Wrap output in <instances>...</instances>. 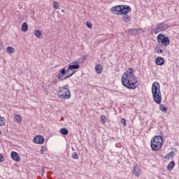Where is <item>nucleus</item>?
I'll list each match as a JSON object with an SVG mask.
<instances>
[{"label":"nucleus","instance_id":"1","mask_svg":"<svg viewBox=\"0 0 179 179\" xmlns=\"http://www.w3.org/2000/svg\"><path fill=\"white\" fill-rule=\"evenodd\" d=\"M122 84L127 89L135 90L138 86H139V81L135 76V69L130 67L128 71L124 72L122 76Z\"/></svg>","mask_w":179,"mask_h":179},{"label":"nucleus","instance_id":"2","mask_svg":"<svg viewBox=\"0 0 179 179\" xmlns=\"http://www.w3.org/2000/svg\"><path fill=\"white\" fill-rule=\"evenodd\" d=\"M152 98L157 104L162 103V92H160V84L155 82L152 86Z\"/></svg>","mask_w":179,"mask_h":179},{"label":"nucleus","instance_id":"3","mask_svg":"<svg viewBox=\"0 0 179 179\" xmlns=\"http://www.w3.org/2000/svg\"><path fill=\"white\" fill-rule=\"evenodd\" d=\"M150 147L153 152H158L163 148V136H155L151 139Z\"/></svg>","mask_w":179,"mask_h":179},{"label":"nucleus","instance_id":"4","mask_svg":"<svg viewBox=\"0 0 179 179\" xmlns=\"http://www.w3.org/2000/svg\"><path fill=\"white\" fill-rule=\"evenodd\" d=\"M170 27L166 22L158 23L156 24L155 28L151 31V34H157L162 31H166Z\"/></svg>","mask_w":179,"mask_h":179},{"label":"nucleus","instance_id":"5","mask_svg":"<svg viewBox=\"0 0 179 179\" xmlns=\"http://www.w3.org/2000/svg\"><path fill=\"white\" fill-rule=\"evenodd\" d=\"M59 99H71V91L68 89V85L59 88L58 93Z\"/></svg>","mask_w":179,"mask_h":179},{"label":"nucleus","instance_id":"6","mask_svg":"<svg viewBox=\"0 0 179 179\" xmlns=\"http://www.w3.org/2000/svg\"><path fill=\"white\" fill-rule=\"evenodd\" d=\"M157 41L158 44L164 45V47H167V45H170V38L162 34L157 36Z\"/></svg>","mask_w":179,"mask_h":179},{"label":"nucleus","instance_id":"7","mask_svg":"<svg viewBox=\"0 0 179 179\" xmlns=\"http://www.w3.org/2000/svg\"><path fill=\"white\" fill-rule=\"evenodd\" d=\"M65 75H66V70L65 68H63L59 71V73L57 74V78L59 80H65V79H66L65 78Z\"/></svg>","mask_w":179,"mask_h":179},{"label":"nucleus","instance_id":"8","mask_svg":"<svg viewBox=\"0 0 179 179\" xmlns=\"http://www.w3.org/2000/svg\"><path fill=\"white\" fill-rule=\"evenodd\" d=\"M131 12V7L128 6H120V16L122 15H127V13H129Z\"/></svg>","mask_w":179,"mask_h":179},{"label":"nucleus","instance_id":"9","mask_svg":"<svg viewBox=\"0 0 179 179\" xmlns=\"http://www.w3.org/2000/svg\"><path fill=\"white\" fill-rule=\"evenodd\" d=\"M34 143L41 145L44 143V137L41 135L36 136L33 140Z\"/></svg>","mask_w":179,"mask_h":179},{"label":"nucleus","instance_id":"10","mask_svg":"<svg viewBox=\"0 0 179 179\" xmlns=\"http://www.w3.org/2000/svg\"><path fill=\"white\" fill-rule=\"evenodd\" d=\"M121 6H115L110 8V12L113 13V15H120L121 13Z\"/></svg>","mask_w":179,"mask_h":179},{"label":"nucleus","instance_id":"11","mask_svg":"<svg viewBox=\"0 0 179 179\" xmlns=\"http://www.w3.org/2000/svg\"><path fill=\"white\" fill-rule=\"evenodd\" d=\"M11 158L14 162H20V157L19 156V154L15 151H12L10 153Z\"/></svg>","mask_w":179,"mask_h":179},{"label":"nucleus","instance_id":"12","mask_svg":"<svg viewBox=\"0 0 179 179\" xmlns=\"http://www.w3.org/2000/svg\"><path fill=\"white\" fill-rule=\"evenodd\" d=\"M66 76H65V79H68L71 78V76H72L73 75H75V72H76V71L73 69H69V67L68 66V69L66 71Z\"/></svg>","mask_w":179,"mask_h":179},{"label":"nucleus","instance_id":"13","mask_svg":"<svg viewBox=\"0 0 179 179\" xmlns=\"http://www.w3.org/2000/svg\"><path fill=\"white\" fill-rule=\"evenodd\" d=\"M133 174L135 177H141V168L138 166H134Z\"/></svg>","mask_w":179,"mask_h":179},{"label":"nucleus","instance_id":"14","mask_svg":"<svg viewBox=\"0 0 179 179\" xmlns=\"http://www.w3.org/2000/svg\"><path fill=\"white\" fill-rule=\"evenodd\" d=\"M103 71H104V69L103 68V66H101V64H96L95 66V72H96L98 75L103 73Z\"/></svg>","mask_w":179,"mask_h":179},{"label":"nucleus","instance_id":"15","mask_svg":"<svg viewBox=\"0 0 179 179\" xmlns=\"http://www.w3.org/2000/svg\"><path fill=\"white\" fill-rule=\"evenodd\" d=\"M155 64H157V65H164V59L162 57H157L155 59Z\"/></svg>","mask_w":179,"mask_h":179},{"label":"nucleus","instance_id":"16","mask_svg":"<svg viewBox=\"0 0 179 179\" xmlns=\"http://www.w3.org/2000/svg\"><path fill=\"white\" fill-rule=\"evenodd\" d=\"M69 69H73V71L74 69H79V68H80V64L79 62H76L75 64H71L69 66Z\"/></svg>","mask_w":179,"mask_h":179},{"label":"nucleus","instance_id":"17","mask_svg":"<svg viewBox=\"0 0 179 179\" xmlns=\"http://www.w3.org/2000/svg\"><path fill=\"white\" fill-rule=\"evenodd\" d=\"M122 20H123V22H124V23H129V22H131V16L125 14L122 17Z\"/></svg>","mask_w":179,"mask_h":179},{"label":"nucleus","instance_id":"18","mask_svg":"<svg viewBox=\"0 0 179 179\" xmlns=\"http://www.w3.org/2000/svg\"><path fill=\"white\" fill-rule=\"evenodd\" d=\"M21 30L22 31H24V33H26V31H27L29 30V25H27V23L24 22L22 24L21 27Z\"/></svg>","mask_w":179,"mask_h":179},{"label":"nucleus","instance_id":"19","mask_svg":"<svg viewBox=\"0 0 179 179\" xmlns=\"http://www.w3.org/2000/svg\"><path fill=\"white\" fill-rule=\"evenodd\" d=\"M175 155L174 152L172 151L167 154L166 156L164 157V159L166 160H170V159H173V157H174Z\"/></svg>","mask_w":179,"mask_h":179},{"label":"nucleus","instance_id":"20","mask_svg":"<svg viewBox=\"0 0 179 179\" xmlns=\"http://www.w3.org/2000/svg\"><path fill=\"white\" fill-rule=\"evenodd\" d=\"M138 30H141V29H130L128 30V33H130V34H133L134 36L138 34Z\"/></svg>","mask_w":179,"mask_h":179},{"label":"nucleus","instance_id":"21","mask_svg":"<svg viewBox=\"0 0 179 179\" xmlns=\"http://www.w3.org/2000/svg\"><path fill=\"white\" fill-rule=\"evenodd\" d=\"M14 120L15 122H18V124H20L22 122V116L20 115L16 114L14 117Z\"/></svg>","mask_w":179,"mask_h":179},{"label":"nucleus","instance_id":"22","mask_svg":"<svg viewBox=\"0 0 179 179\" xmlns=\"http://www.w3.org/2000/svg\"><path fill=\"white\" fill-rule=\"evenodd\" d=\"M174 166H176V164L174 163V162H170V163L168 164L167 169H168L169 171H171V170H173V169H174Z\"/></svg>","mask_w":179,"mask_h":179},{"label":"nucleus","instance_id":"23","mask_svg":"<svg viewBox=\"0 0 179 179\" xmlns=\"http://www.w3.org/2000/svg\"><path fill=\"white\" fill-rule=\"evenodd\" d=\"M6 51L8 54H13V52H15V49L13 47L8 46Z\"/></svg>","mask_w":179,"mask_h":179},{"label":"nucleus","instance_id":"24","mask_svg":"<svg viewBox=\"0 0 179 179\" xmlns=\"http://www.w3.org/2000/svg\"><path fill=\"white\" fill-rule=\"evenodd\" d=\"M6 123V120L5 117L0 116V127H3Z\"/></svg>","mask_w":179,"mask_h":179},{"label":"nucleus","instance_id":"25","mask_svg":"<svg viewBox=\"0 0 179 179\" xmlns=\"http://www.w3.org/2000/svg\"><path fill=\"white\" fill-rule=\"evenodd\" d=\"M100 120H101V124H106L107 121V117H106V115H102L100 116Z\"/></svg>","mask_w":179,"mask_h":179},{"label":"nucleus","instance_id":"26","mask_svg":"<svg viewBox=\"0 0 179 179\" xmlns=\"http://www.w3.org/2000/svg\"><path fill=\"white\" fill-rule=\"evenodd\" d=\"M41 31L40 30H35L34 31V36H36L38 38H40L41 37Z\"/></svg>","mask_w":179,"mask_h":179},{"label":"nucleus","instance_id":"27","mask_svg":"<svg viewBox=\"0 0 179 179\" xmlns=\"http://www.w3.org/2000/svg\"><path fill=\"white\" fill-rule=\"evenodd\" d=\"M159 110L162 113H166L167 112V107L164 106V105H160L159 106Z\"/></svg>","mask_w":179,"mask_h":179},{"label":"nucleus","instance_id":"28","mask_svg":"<svg viewBox=\"0 0 179 179\" xmlns=\"http://www.w3.org/2000/svg\"><path fill=\"white\" fill-rule=\"evenodd\" d=\"M60 133L62 135H68V134H69V131H68L67 129L63 128V129H61Z\"/></svg>","mask_w":179,"mask_h":179},{"label":"nucleus","instance_id":"29","mask_svg":"<svg viewBox=\"0 0 179 179\" xmlns=\"http://www.w3.org/2000/svg\"><path fill=\"white\" fill-rule=\"evenodd\" d=\"M52 5L54 9H59V3H58L57 1H53Z\"/></svg>","mask_w":179,"mask_h":179},{"label":"nucleus","instance_id":"30","mask_svg":"<svg viewBox=\"0 0 179 179\" xmlns=\"http://www.w3.org/2000/svg\"><path fill=\"white\" fill-rule=\"evenodd\" d=\"M45 152H47V147L41 146V155H44Z\"/></svg>","mask_w":179,"mask_h":179},{"label":"nucleus","instance_id":"31","mask_svg":"<svg viewBox=\"0 0 179 179\" xmlns=\"http://www.w3.org/2000/svg\"><path fill=\"white\" fill-rule=\"evenodd\" d=\"M73 159H75L76 160L79 159V155H78V153L73 152L72 155Z\"/></svg>","mask_w":179,"mask_h":179},{"label":"nucleus","instance_id":"32","mask_svg":"<svg viewBox=\"0 0 179 179\" xmlns=\"http://www.w3.org/2000/svg\"><path fill=\"white\" fill-rule=\"evenodd\" d=\"M86 26H87L89 29H92V28L93 27V24H92V22H87Z\"/></svg>","mask_w":179,"mask_h":179},{"label":"nucleus","instance_id":"33","mask_svg":"<svg viewBox=\"0 0 179 179\" xmlns=\"http://www.w3.org/2000/svg\"><path fill=\"white\" fill-rule=\"evenodd\" d=\"M120 122L122 124V125H124V127H127V120H125V119L122 118Z\"/></svg>","mask_w":179,"mask_h":179},{"label":"nucleus","instance_id":"34","mask_svg":"<svg viewBox=\"0 0 179 179\" xmlns=\"http://www.w3.org/2000/svg\"><path fill=\"white\" fill-rule=\"evenodd\" d=\"M2 162H3V155L0 154V163H2Z\"/></svg>","mask_w":179,"mask_h":179},{"label":"nucleus","instance_id":"35","mask_svg":"<svg viewBox=\"0 0 179 179\" xmlns=\"http://www.w3.org/2000/svg\"><path fill=\"white\" fill-rule=\"evenodd\" d=\"M157 52L158 54H162V53H163V50L162 49H157Z\"/></svg>","mask_w":179,"mask_h":179},{"label":"nucleus","instance_id":"36","mask_svg":"<svg viewBox=\"0 0 179 179\" xmlns=\"http://www.w3.org/2000/svg\"><path fill=\"white\" fill-rule=\"evenodd\" d=\"M0 51H1V48H0Z\"/></svg>","mask_w":179,"mask_h":179},{"label":"nucleus","instance_id":"37","mask_svg":"<svg viewBox=\"0 0 179 179\" xmlns=\"http://www.w3.org/2000/svg\"><path fill=\"white\" fill-rule=\"evenodd\" d=\"M0 134H1V131H0Z\"/></svg>","mask_w":179,"mask_h":179}]
</instances>
